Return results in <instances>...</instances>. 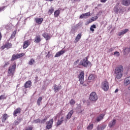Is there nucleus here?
Here are the masks:
<instances>
[{
    "label": "nucleus",
    "instance_id": "obj_1",
    "mask_svg": "<svg viewBox=\"0 0 130 130\" xmlns=\"http://www.w3.org/2000/svg\"><path fill=\"white\" fill-rule=\"evenodd\" d=\"M123 72V67L122 66L118 67L115 70V79L119 80L122 77V73Z\"/></svg>",
    "mask_w": 130,
    "mask_h": 130
},
{
    "label": "nucleus",
    "instance_id": "obj_2",
    "mask_svg": "<svg viewBox=\"0 0 130 130\" xmlns=\"http://www.w3.org/2000/svg\"><path fill=\"white\" fill-rule=\"evenodd\" d=\"M15 72H16V64H14L9 68L8 76H10L13 78V77H14V75L15 74Z\"/></svg>",
    "mask_w": 130,
    "mask_h": 130
},
{
    "label": "nucleus",
    "instance_id": "obj_3",
    "mask_svg": "<svg viewBox=\"0 0 130 130\" xmlns=\"http://www.w3.org/2000/svg\"><path fill=\"white\" fill-rule=\"evenodd\" d=\"M89 100L90 101H93V102H96L98 100V95L96 94V92H91L89 96Z\"/></svg>",
    "mask_w": 130,
    "mask_h": 130
},
{
    "label": "nucleus",
    "instance_id": "obj_4",
    "mask_svg": "<svg viewBox=\"0 0 130 130\" xmlns=\"http://www.w3.org/2000/svg\"><path fill=\"white\" fill-rule=\"evenodd\" d=\"M101 88L104 91H108L109 89V84L107 81H105L102 83Z\"/></svg>",
    "mask_w": 130,
    "mask_h": 130
},
{
    "label": "nucleus",
    "instance_id": "obj_5",
    "mask_svg": "<svg viewBox=\"0 0 130 130\" xmlns=\"http://www.w3.org/2000/svg\"><path fill=\"white\" fill-rule=\"evenodd\" d=\"M81 64L83 67H85V68H88L91 66V62L87 60V59H84L81 62Z\"/></svg>",
    "mask_w": 130,
    "mask_h": 130
},
{
    "label": "nucleus",
    "instance_id": "obj_6",
    "mask_svg": "<svg viewBox=\"0 0 130 130\" xmlns=\"http://www.w3.org/2000/svg\"><path fill=\"white\" fill-rule=\"evenodd\" d=\"M25 54L24 53H19V54H17L16 55L13 54L12 56V58H11V61H14L15 59H17L18 58H20V57H22V56H24Z\"/></svg>",
    "mask_w": 130,
    "mask_h": 130
},
{
    "label": "nucleus",
    "instance_id": "obj_7",
    "mask_svg": "<svg viewBox=\"0 0 130 130\" xmlns=\"http://www.w3.org/2000/svg\"><path fill=\"white\" fill-rule=\"evenodd\" d=\"M85 75V73L84 72L82 71L80 73L78 78L80 81V84H84V76Z\"/></svg>",
    "mask_w": 130,
    "mask_h": 130
},
{
    "label": "nucleus",
    "instance_id": "obj_8",
    "mask_svg": "<svg viewBox=\"0 0 130 130\" xmlns=\"http://www.w3.org/2000/svg\"><path fill=\"white\" fill-rule=\"evenodd\" d=\"M53 123V119H50L49 121L47 122L46 128L47 129H50L51 127H52V124Z\"/></svg>",
    "mask_w": 130,
    "mask_h": 130
},
{
    "label": "nucleus",
    "instance_id": "obj_9",
    "mask_svg": "<svg viewBox=\"0 0 130 130\" xmlns=\"http://www.w3.org/2000/svg\"><path fill=\"white\" fill-rule=\"evenodd\" d=\"M90 16H91V13L90 12L82 14L80 16V19H87V18H88V17H90Z\"/></svg>",
    "mask_w": 130,
    "mask_h": 130
},
{
    "label": "nucleus",
    "instance_id": "obj_10",
    "mask_svg": "<svg viewBox=\"0 0 130 130\" xmlns=\"http://www.w3.org/2000/svg\"><path fill=\"white\" fill-rule=\"evenodd\" d=\"M129 30L127 28L121 30L120 31L118 32V36H122V35H124L127 32H128Z\"/></svg>",
    "mask_w": 130,
    "mask_h": 130
},
{
    "label": "nucleus",
    "instance_id": "obj_11",
    "mask_svg": "<svg viewBox=\"0 0 130 130\" xmlns=\"http://www.w3.org/2000/svg\"><path fill=\"white\" fill-rule=\"evenodd\" d=\"M61 85H57L56 84H55L54 86V91L55 92V93L58 92L59 90H61Z\"/></svg>",
    "mask_w": 130,
    "mask_h": 130
},
{
    "label": "nucleus",
    "instance_id": "obj_12",
    "mask_svg": "<svg viewBox=\"0 0 130 130\" xmlns=\"http://www.w3.org/2000/svg\"><path fill=\"white\" fill-rule=\"evenodd\" d=\"M121 4L123 6L127 7L130 5V0H122Z\"/></svg>",
    "mask_w": 130,
    "mask_h": 130
},
{
    "label": "nucleus",
    "instance_id": "obj_13",
    "mask_svg": "<svg viewBox=\"0 0 130 130\" xmlns=\"http://www.w3.org/2000/svg\"><path fill=\"white\" fill-rule=\"evenodd\" d=\"M125 86H127L130 84V76L126 77L124 80Z\"/></svg>",
    "mask_w": 130,
    "mask_h": 130
},
{
    "label": "nucleus",
    "instance_id": "obj_14",
    "mask_svg": "<svg viewBox=\"0 0 130 130\" xmlns=\"http://www.w3.org/2000/svg\"><path fill=\"white\" fill-rule=\"evenodd\" d=\"M116 124V120L113 119V120L111 121L109 123V126L110 128L111 127H113V126H114L115 124Z\"/></svg>",
    "mask_w": 130,
    "mask_h": 130
},
{
    "label": "nucleus",
    "instance_id": "obj_15",
    "mask_svg": "<svg viewBox=\"0 0 130 130\" xmlns=\"http://www.w3.org/2000/svg\"><path fill=\"white\" fill-rule=\"evenodd\" d=\"M66 52V51L64 50H61L59 51V52H57L54 56V57H58L60 56L62 54H63Z\"/></svg>",
    "mask_w": 130,
    "mask_h": 130
},
{
    "label": "nucleus",
    "instance_id": "obj_16",
    "mask_svg": "<svg viewBox=\"0 0 130 130\" xmlns=\"http://www.w3.org/2000/svg\"><path fill=\"white\" fill-rule=\"evenodd\" d=\"M35 21H36V23H37V24H39V25H40L42 23V22H43V18H35Z\"/></svg>",
    "mask_w": 130,
    "mask_h": 130
},
{
    "label": "nucleus",
    "instance_id": "obj_17",
    "mask_svg": "<svg viewBox=\"0 0 130 130\" xmlns=\"http://www.w3.org/2000/svg\"><path fill=\"white\" fill-rule=\"evenodd\" d=\"M98 19V16H96L93 17H91L90 19L87 21L88 24H90V23H92V22H94V21H96Z\"/></svg>",
    "mask_w": 130,
    "mask_h": 130
},
{
    "label": "nucleus",
    "instance_id": "obj_18",
    "mask_svg": "<svg viewBox=\"0 0 130 130\" xmlns=\"http://www.w3.org/2000/svg\"><path fill=\"white\" fill-rule=\"evenodd\" d=\"M21 112V109L20 108L16 109L13 113L14 116H17V114H19Z\"/></svg>",
    "mask_w": 130,
    "mask_h": 130
},
{
    "label": "nucleus",
    "instance_id": "obj_19",
    "mask_svg": "<svg viewBox=\"0 0 130 130\" xmlns=\"http://www.w3.org/2000/svg\"><path fill=\"white\" fill-rule=\"evenodd\" d=\"M95 78L96 76L95 75L91 74L88 77V80L89 81H90V82H92V81H94V80H95Z\"/></svg>",
    "mask_w": 130,
    "mask_h": 130
},
{
    "label": "nucleus",
    "instance_id": "obj_20",
    "mask_svg": "<svg viewBox=\"0 0 130 130\" xmlns=\"http://www.w3.org/2000/svg\"><path fill=\"white\" fill-rule=\"evenodd\" d=\"M81 38H82V34H79L76 37L74 42L75 43H77V42H78L79 40L81 39Z\"/></svg>",
    "mask_w": 130,
    "mask_h": 130
},
{
    "label": "nucleus",
    "instance_id": "obj_21",
    "mask_svg": "<svg viewBox=\"0 0 130 130\" xmlns=\"http://www.w3.org/2000/svg\"><path fill=\"white\" fill-rule=\"evenodd\" d=\"M30 45V42L29 41H25L23 43V48L26 49Z\"/></svg>",
    "mask_w": 130,
    "mask_h": 130
},
{
    "label": "nucleus",
    "instance_id": "obj_22",
    "mask_svg": "<svg viewBox=\"0 0 130 130\" xmlns=\"http://www.w3.org/2000/svg\"><path fill=\"white\" fill-rule=\"evenodd\" d=\"M74 113V111H73V110H72L71 111H70L68 114L67 115V119H70V118H71V117H72V115H73V114Z\"/></svg>",
    "mask_w": 130,
    "mask_h": 130
},
{
    "label": "nucleus",
    "instance_id": "obj_23",
    "mask_svg": "<svg viewBox=\"0 0 130 130\" xmlns=\"http://www.w3.org/2000/svg\"><path fill=\"white\" fill-rule=\"evenodd\" d=\"M105 115L104 114H101L99 117H98L96 118V121L99 122V121L102 120V119H103V117H104Z\"/></svg>",
    "mask_w": 130,
    "mask_h": 130
},
{
    "label": "nucleus",
    "instance_id": "obj_24",
    "mask_svg": "<svg viewBox=\"0 0 130 130\" xmlns=\"http://www.w3.org/2000/svg\"><path fill=\"white\" fill-rule=\"evenodd\" d=\"M42 36H43L44 38L46 39V40H49V39H50V36H49V35H48L47 33L43 34Z\"/></svg>",
    "mask_w": 130,
    "mask_h": 130
},
{
    "label": "nucleus",
    "instance_id": "obj_25",
    "mask_svg": "<svg viewBox=\"0 0 130 130\" xmlns=\"http://www.w3.org/2000/svg\"><path fill=\"white\" fill-rule=\"evenodd\" d=\"M41 41V39L40 38V36H37L36 37L35 39V43H39V42H40Z\"/></svg>",
    "mask_w": 130,
    "mask_h": 130
},
{
    "label": "nucleus",
    "instance_id": "obj_26",
    "mask_svg": "<svg viewBox=\"0 0 130 130\" xmlns=\"http://www.w3.org/2000/svg\"><path fill=\"white\" fill-rule=\"evenodd\" d=\"M31 81H27L24 85L25 88H30V87L31 86Z\"/></svg>",
    "mask_w": 130,
    "mask_h": 130
},
{
    "label": "nucleus",
    "instance_id": "obj_27",
    "mask_svg": "<svg viewBox=\"0 0 130 130\" xmlns=\"http://www.w3.org/2000/svg\"><path fill=\"white\" fill-rule=\"evenodd\" d=\"M76 111L78 113H82L83 112V110L81 109V106L78 105L76 108Z\"/></svg>",
    "mask_w": 130,
    "mask_h": 130
},
{
    "label": "nucleus",
    "instance_id": "obj_28",
    "mask_svg": "<svg viewBox=\"0 0 130 130\" xmlns=\"http://www.w3.org/2000/svg\"><path fill=\"white\" fill-rule=\"evenodd\" d=\"M8 117H9V116H8V114H5L3 115V117L2 118V122H5V121H6V120H7V118H8Z\"/></svg>",
    "mask_w": 130,
    "mask_h": 130
},
{
    "label": "nucleus",
    "instance_id": "obj_29",
    "mask_svg": "<svg viewBox=\"0 0 130 130\" xmlns=\"http://www.w3.org/2000/svg\"><path fill=\"white\" fill-rule=\"evenodd\" d=\"M60 14V12L59 11V10H56L54 12V17H55V18H57V17H58V16H59Z\"/></svg>",
    "mask_w": 130,
    "mask_h": 130
},
{
    "label": "nucleus",
    "instance_id": "obj_30",
    "mask_svg": "<svg viewBox=\"0 0 130 130\" xmlns=\"http://www.w3.org/2000/svg\"><path fill=\"white\" fill-rule=\"evenodd\" d=\"M21 118H18L16 120L14 121V124H15V125H18V124H19V123L21 122Z\"/></svg>",
    "mask_w": 130,
    "mask_h": 130
},
{
    "label": "nucleus",
    "instance_id": "obj_31",
    "mask_svg": "<svg viewBox=\"0 0 130 130\" xmlns=\"http://www.w3.org/2000/svg\"><path fill=\"white\" fill-rule=\"evenodd\" d=\"M94 29H96V25L95 24H93L92 25H91L90 27V30L92 31V32H94Z\"/></svg>",
    "mask_w": 130,
    "mask_h": 130
},
{
    "label": "nucleus",
    "instance_id": "obj_32",
    "mask_svg": "<svg viewBox=\"0 0 130 130\" xmlns=\"http://www.w3.org/2000/svg\"><path fill=\"white\" fill-rule=\"evenodd\" d=\"M5 48H11L12 47V44L10 43H6L5 45Z\"/></svg>",
    "mask_w": 130,
    "mask_h": 130
},
{
    "label": "nucleus",
    "instance_id": "obj_33",
    "mask_svg": "<svg viewBox=\"0 0 130 130\" xmlns=\"http://www.w3.org/2000/svg\"><path fill=\"white\" fill-rule=\"evenodd\" d=\"M41 101H42V97L40 96L38 98L37 102L39 106H40V103H41Z\"/></svg>",
    "mask_w": 130,
    "mask_h": 130
},
{
    "label": "nucleus",
    "instance_id": "obj_34",
    "mask_svg": "<svg viewBox=\"0 0 130 130\" xmlns=\"http://www.w3.org/2000/svg\"><path fill=\"white\" fill-rule=\"evenodd\" d=\"M35 63V60L34 59H31L29 61H28V64L30 66H32V64H34Z\"/></svg>",
    "mask_w": 130,
    "mask_h": 130
},
{
    "label": "nucleus",
    "instance_id": "obj_35",
    "mask_svg": "<svg viewBox=\"0 0 130 130\" xmlns=\"http://www.w3.org/2000/svg\"><path fill=\"white\" fill-rule=\"evenodd\" d=\"M12 28H13V24H10L6 26L7 30H11Z\"/></svg>",
    "mask_w": 130,
    "mask_h": 130
},
{
    "label": "nucleus",
    "instance_id": "obj_36",
    "mask_svg": "<svg viewBox=\"0 0 130 130\" xmlns=\"http://www.w3.org/2000/svg\"><path fill=\"white\" fill-rule=\"evenodd\" d=\"M41 122V120L40 119H37L33 121L34 123H39Z\"/></svg>",
    "mask_w": 130,
    "mask_h": 130
},
{
    "label": "nucleus",
    "instance_id": "obj_37",
    "mask_svg": "<svg viewBox=\"0 0 130 130\" xmlns=\"http://www.w3.org/2000/svg\"><path fill=\"white\" fill-rule=\"evenodd\" d=\"M62 121H63V120H62V118L60 120H58L57 122V125H60V124L62 123Z\"/></svg>",
    "mask_w": 130,
    "mask_h": 130
},
{
    "label": "nucleus",
    "instance_id": "obj_38",
    "mask_svg": "<svg viewBox=\"0 0 130 130\" xmlns=\"http://www.w3.org/2000/svg\"><path fill=\"white\" fill-rule=\"evenodd\" d=\"M53 12H54V9L51 8L49 10L48 14H50V15H51V14H52V13H53Z\"/></svg>",
    "mask_w": 130,
    "mask_h": 130
},
{
    "label": "nucleus",
    "instance_id": "obj_39",
    "mask_svg": "<svg viewBox=\"0 0 130 130\" xmlns=\"http://www.w3.org/2000/svg\"><path fill=\"white\" fill-rule=\"evenodd\" d=\"M114 54L117 57H118V56H119L120 55V53H119V52H118V51L114 52Z\"/></svg>",
    "mask_w": 130,
    "mask_h": 130
},
{
    "label": "nucleus",
    "instance_id": "obj_40",
    "mask_svg": "<svg viewBox=\"0 0 130 130\" xmlns=\"http://www.w3.org/2000/svg\"><path fill=\"white\" fill-rule=\"evenodd\" d=\"M94 126V125L93 124H90L87 127V129H89V130H91V129H92L93 128V127Z\"/></svg>",
    "mask_w": 130,
    "mask_h": 130
},
{
    "label": "nucleus",
    "instance_id": "obj_41",
    "mask_svg": "<svg viewBox=\"0 0 130 130\" xmlns=\"http://www.w3.org/2000/svg\"><path fill=\"white\" fill-rule=\"evenodd\" d=\"M70 103L71 105H74V104H76V102H75V100L72 99L70 101Z\"/></svg>",
    "mask_w": 130,
    "mask_h": 130
},
{
    "label": "nucleus",
    "instance_id": "obj_42",
    "mask_svg": "<svg viewBox=\"0 0 130 130\" xmlns=\"http://www.w3.org/2000/svg\"><path fill=\"white\" fill-rule=\"evenodd\" d=\"M106 126H107V125L106 124H103L102 126H101L102 130L105 129Z\"/></svg>",
    "mask_w": 130,
    "mask_h": 130
},
{
    "label": "nucleus",
    "instance_id": "obj_43",
    "mask_svg": "<svg viewBox=\"0 0 130 130\" xmlns=\"http://www.w3.org/2000/svg\"><path fill=\"white\" fill-rule=\"evenodd\" d=\"M3 99H6L5 95H2L0 96V100H3Z\"/></svg>",
    "mask_w": 130,
    "mask_h": 130
},
{
    "label": "nucleus",
    "instance_id": "obj_44",
    "mask_svg": "<svg viewBox=\"0 0 130 130\" xmlns=\"http://www.w3.org/2000/svg\"><path fill=\"white\" fill-rule=\"evenodd\" d=\"M5 9H6V7H0V12H3L5 10Z\"/></svg>",
    "mask_w": 130,
    "mask_h": 130
},
{
    "label": "nucleus",
    "instance_id": "obj_45",
    "mask_svg": "<svg viewBox=\"0 0 130 130\" xmlns=\"http://www.w3.org/2000/svg\"><path fill=\"white\" fill-rule=\"evenodd\" d=\"M114 50V48H111L108 50V52H111Z\"/></svg>",
    "mask_w": 130,
    "mask_h": 130
},
{
    "label": "nucleus",
    "instance_id": "obj_46",
    "mask_svg": "<svg viewBox=\"0 0 130 130\" xmlns=\"http://www.w3.org/2000/svg\"><path fill=\"white\" fill-rule=\"evenodd\" d=\"M97 130H102V129L101 128V126L98 125V127H97Z\"/></svg>",
    "mask_w": 130,
    "mask_h": 130
},
{
    "label": "nucleus",
    "instance_id": "obj_47",
    "mask_svg": "<svg viewBox=\"0 0 130 130\" xmlns=\"http://www.w3.org/2000/svg\"><path fill=\"white\" fill-rule=\"evenodd\" d=\"M47 120V119L45 118L43 120L41 121V122L42 123L43 122H45V121H46V120Z\"/></svg>",
    "mask_w": 130,
    "mask_h": 130
},
{
    "label": "nucleus",
    "instance_id": "obj_48",
    "mask_svg": "<svg viewBox=\"0 0 130 130\" xmlns=\"http://www.w3.org/2000/svg\"><path fill=\"white\" fill-rule=\"evenodd\" d=\"M9 64H10V63L9 62H6L5 63L4 67H6V66H9Z\"/></svg>",
    "mask_w": 130,
    "mask_h": 130
},
{
    "label": "nucleus",
    "instance_id": "obj_49",
    "mask_svg": "<svg viewBox=\"0 0 130 130\" xmlns=\"http://www.w3.org/2000/svg\"><path fill=\"white\" fill-rule=\"evenodd\" d=\"M26 130H32V127L29 126L28 128L26 129Z\"/></svg>",
    "mask_w": 130,
    "mask_h": 130
},
{
    "label": "nucleus",
    "instance_id": "obj_50",
    "mask_svg": "<svg viewBox=\"0 0 130 130\" xmlns=\"http://www.w3.org/2000/svg\"><path fill=\"white\" fill-rule=\"evenodd\" d=\"M16 33H17V31H16V30H15V31H14L12 33V35L15 36V35H16Z\"/></svg>",
    "mask_w": 130,
    "mask_h": 130
},
{
    "label": "nucleus",
    "instance_id": "obj_51",
    "mask_svg": "<svg viewBox=\"0 0 130 130\" xmlns=\"http://www.w3.org/2000/svg\"><path fill=\"white\" fill-rule=\"evenodd\" d=\"M114 11L117 13V14L118 13V9L114 8Z\"/></svg>",
    "mask_w": 130,
    "mask_h": 130
},
{
    "label": "nucleus",
    "instance_id": "obj_52",
    "mask_svg": "<svg viewBox=\"0 0 130 130\" xmlns=\"http://www.w3.org/2000/svg\"><path fill=\"white\" fill-rule=\"evenodd\" d=\"M79 61H80V60H76V62H74V64H77V63H78V62H79Z\"/></svg>",
    "mask_w": 130,
    "mask_h": 130
},
{
    "label": "nucleus",
    "instance_id": "obj_53",
    "mask_svg": "<svg viewBox=\"0 0 130 130\" xmlns=\"http://www.w3.org/2000/svg\"><path fill=\"white\" fill-rule=\"evenodd\" d=\"M14 37H15V36H14V35L12 34V35H11V38L12 39H13V38H14Z\"/></svg>",
    "mask_w": 130,
    "mask_h": 130
},
{
    "label": "nucleus",
    "instance_id": "obj_54",
    "mask_svg": "<svg viewBox=\"0 0 130 130\" xmlns=\"http://www.w3.org/2000/svg\"><path fill=\"white\" fill-rule=\"evenodd\" d=\"M107 0H101L102 3H106Z\"/></svg>",
    "mask_w": 130,
    "mask_h": 130
},
{
    "label": "nucleus",
    "instance_id": "obj_55",
    "mask_svg": "<svg viewBox=\"0 0 130 130\" xmlns=\"http://www.w3.org/2000/svg\"><path fill=\"white\" fill-rule=\"evenodd\" d=\"M2 40V33L0 32V41Z\"/></svg>",
    "mask_w": 130,
    "mask_h": 130
},
{
    "label": "nucleus",
    "instance_id": "obj_56",
    "mask_svg": "<svg viewBox=\"0 0 130 130\" xmlns=\"http://www.w3.org/2000/svg\"><path fill=\"white\" fill-rule=\"evenodd\" d=\"M118 91V89H116L115 91V93H117V91Z\"/></svg>",
    "mask_w": 130,
    "mask_h": 130
},
{
    "label": "nucleus",
    "instance_id": "obj_57",
    "mask_svg": "<svg viewBox=\"0 0 130 130\" xmlns=\"http://www.w3.org/2000/svg\"><path fill=\"white\" fill-rule=\"evenodd\" d=\"M46 1H49V2H52L53 0H46Z\"/></svg>",
    "mask_w": 130,
    "mask_h": 130
},
{
    "label": "nucleus",
    "instance_id": "obj_58",
    "mask_svg": "<svg viewBox=\"0 0 130 130\" xmlns=\"http://www.w3.org/2000/svg\"><path fill=\"white\" fill-rule=\"evenodd\" d=\"M126 94V93L124 92L123 93V95H125Z\"/></svg>",
    "mask_w": 130,
    "mask_h": 130
},
{
    "label": "nucleus",
    "instance_id": "obj_59",
    "mask_svg": "<svg viewBox=\"0 0 130 130\" xmlns=\"http://www.w3.org/2000/svg\"><path fill=\"white\" fill-rule=\"evenodd\" d=\"M74 1H75V2H77L78 0H74Z\"/></svg>",
    "mask_w": 130,
    "mask_h": 130
},
{
    "label": "nucleus",
    "instance_id": "obj_60",
    "mask_svg": "<svg viewBox=\"0 0 130 130\" xmlns=\"http://www.w3.org/2000/svg\"><path fill=\"white\" fill-rule=\"evenodd\" d=\"M126 50V49H125V50Z\"/></svg>",
    "mask_w": 130,
    "mask_h": 130
}]
</instances>
